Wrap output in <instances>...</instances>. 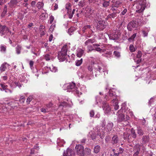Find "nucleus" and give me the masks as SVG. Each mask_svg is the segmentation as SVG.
I'll return each mask as SVG.
<instances>
[{"label":"nucleus","mask_w":156,"mask_h":156,"mask_svg":"<svg viewBox=\"0 0 156 156\" xmlns=\"http://www.w3.org/2000/svg\"><path fill=\"white\" fill-rule=\"evenodd\" d=\"M64 156H75V154L72 149L68 148L63 154Z\"/></svg>","instance_id":"11"},{"label":"nucleus","mask_w":156,"mask_h":156,"mask_svg":"<svg viewBox=\"0 0 156 156\" xmlns=\"http://www.w3.org/2000/svg\"><path fill=\"white\" fill-rule=\"evenodd\" d=\"M150 140V138L148 135L143 136L142 138V143L144 144H145L148 143Z\"/></svg>","instance_id":"20"},{"label":"nucleus","mask_w":156,"mask_h":156,"mask_svg":"<svg viewBox=\"0 0 156 156\" xmlns=\"http://www.w3.org/2000/svg\"><path fill=\"white\" fill-rule=\"evenodd\" d=\"M100 149V147L99 145H96L95 146L94 148V152L95 153H98Z\"/></svg>","instance_id":"32"},{"label":"nucleus","mask_w":156,"mask_h":156,"mask_svg":"<svg viewBox=\"0 0 156 156\" xmlns=\"http://www.w3.org/2000/svg\"><path fill=\"white\" fill-rule=\"evenodd\" d=\"M11 34V32L6 26H2L0 25V35L4 38H7L8 35Z\"/></svg>","instance_id":"5"},{"label":"nucleus","mask_w":156,"mask_h":156,"mask_svg":"<svg viewBox=\"0 0 156 156\" xmlns=\"http://www.w3.org/2000/svg\"><path fill=\"white\" fill-rule=\"evenodd\" d=\"M103 22L102 21H100L98 22L97 25V28H99L100 30H102L104 29V26L103 24Z\"/></svg>","instance_id":"24"},{"label":"nucleus","mask_w":156,"mask_h":156,"mask_svg":"<svg viewBox=\"0 0 156 156\" xmlns=\"http://www.w3.org/2000/svg\"><path fill=\"white\" fill-rule=\"evenodd\" d=\"M136 36V34L135 33L133 34L129 38L128 40L129 41L133 40L134 39L135 37Z\"/></svg>","instance_id":"48"},{"label":"nucleus","mask_w":156,"mask_h":156,"mask_svg":"<svg viewBox=\"0 0 156 156\" xmlns=\"http://www.w3.org/2000/svg\"><path fill=\"white\" fill-rule=\"evenodd\" d=\"M130 132V135L131 139L132 137L133 139H136L137 137V134L136 133L135 130L133 128H132L131 129Z\"/></svg>","instance_id":"19"},{"label":"nucleus","mask_w":156,"mask_h":156,"mask_svg":"<svg viewBox=\"0 0 156 156\" xmlns=\"http://www.w3.org/2000/svg\"><path fill=\"white\" fill-rule=\"evenodd\" d=\"M91 28L90 26V25H88L83 27L82 28V31L84 33L85 32L86 30H87L88 29H90Z\"/></svg>","instance_id":"40"},{"label":"nucleus","mask_w":156,"mask_h":156,"mask_svg":"<svg viewBox=\"0 0 156 156\" xmlns=\"http://www.w3.org/2000/svg\"><path fill=\"white\" fill-rule=\"evenodd\" d=\"M103 46L104 47L106 48V49H102L100 48H95L94 49V51H96L98 52H100L102 51V52H103L104 51H105L107 49L106 48L108 46L106 45H104Z\"/></svg>","instance_id":"26"},{"label":"nucleus","mask_w":156,"mask_h":156,"mask_svg":"<svg viewBox=\"0 0 156 156\" xmlns=\"http://www.w3.org/2000/svg\"><path fill=\"white\" fill-rule=\"evenodd\" d=\"M140 151V148H137L136 149V151L135 152L134 154L133 155H134L135 156L136 155H138L139 152Z\"/></svg>","instance_id":"50"},{"label":"nucleus","mask_w":156,"mask_h":156,"mask_svg":"<svg viewBox=\"0 0 156 156\" xmlns=\"http://www.w3.org/2000/svg\"><path fill=\"white\" fill-rule=\"evenodd\" d=\"M113 155L112 154H111V156H119V154L118 153H115V152H113Z\"/></svg>","instance_id":"64"},{"label":"nucleus","mask_w":156,"mask_h":156,"mask_svg":"<svg viewBox=\"0 0 156 156\" xmlns=\"http://www.w3.org/2000/svg\"><path fill=\"white\" fill-rule=\"evenodd\" d=\"M41 31V35L42 36H43L45 34V30L43 28L42 30H40Z\"/></svg>","instance_id":"60"},{"label":"nucleus","mask_w":156,"mask_h":156,"mask_svg":"<svg viewBox=\"0 0 156 156\" xmlns=\"http://www.w3.org/2000/svg\"><path fill=\"white\" fill-rule=\"evenodd\" d=\"M135 21L137 23L138 25L145 24L147 21L146 19L143 17L141 15L138 17H136Z\"/></svg>","instance_id":"7"},{"label":"nucleus","mask_w":156,"mask_h":156,"mask_svg":"<svg viewBox=\"0 0 156 156\" xmlns=\"http://www.w3.org/2000/svg\"><path fill=\"white\" fill-rule=\"evenodd\" d=\"M124 149L122 148H119L118 152L120 154L122 153Z\"/></svg>","instance_id":"59"},{"label":"nucleus","mask_w":156,"mask_h":156,"mask_svg":"<svg viewBox=\"0 0 156 156\" xmlns=\"http://www.w3.org/2000/svg\"><path fill=\"white\" fill-rule=\"evenodd\" d=\"M1 51L2 52H5L6 50V46L2 44L0 46Z\"/></svg>","instance_id":"44"},{"label":"nucleus","mask_w":156,"mask_h":156,"mask_svg":"<svg viewBox=\"0 0 156 156\" xmlns=\"http://www.w3.org/2000/svg\"><path fill=\"white\" fill-rule=\"evenodd\" d=\"M133 2L136 3H139L136 6L137 10H136V12L139 13L142 12L146 7V5L147 3L146 0H139V1L136 2L134 1Z\"/></svg>","instance_id":"4"},{"label":"nucleus","mask_w":156,"mask_h":156,"mask_svg":"<svg viewBox=\"0 0 156 156\" xmlns=\"http://www.w3.org/2000/svg\"><path fill=\"white\" fill-rule=\"evenodd\" d=\"M87 51L88 53L91 52L93 50L94 51L93 47L91 45H88L87 47Z\"/></svg>","instance_id":"34"},{"label":"nucleus","mask_w":156,"mask_h":156,"mask_svg":"<svg viewBox=\"0 0 156 156\" xmlns=\"http://www.w3.org/2000/svg\"><path fill=\"white\" fill-rule=\"evenodd\" d=\"M127 11V9H125L123 10L121 12V15H124Z\"/></svg>","instance_id":"61"},{"label":"nucleus","mask_w":156,"mask_h":156,"mask_svg":"<svg viewBox=\"0 0 156 156\" xmlns=\"http://www.w3.org/2000/svg\"><path fill=\"white\" fill-rule=\"evenodd\" d=\"M121 4V2H116L115 4L113 5L116 7V8H118L119 5Z\"/></svg>","instance_id":"53"},{"label":"nucleus","mask_w":156,"mask_h":156,"mask_svg":"<svg viewBox=\"0 0 156 156\" xmlns=\"http://www.w3.org/2000/svg\"><path fill=\"white\" fill-rule=\"evenodd\" d=\"M120 110L119 111L117 112L118 116L117 118L118 122H123V124L124 126H126L129 124V122L128 121L130 119L129 117L126 115V117L125 115L122 113H120Z\"/></svg>","instance_id":"2"},{"label":"nucleus","mask_w":156,"mask_h":156,"mask_svg":"<svg viewBox=\"0 0 156 156\" xmlns=\"http://www.w3.org/2000/svg\"><path fill=\"white\" fill-rule=\"evenodd\" d=\"M68 104L67 103L65 102H63L61 103V104L59 105V106H62L64 107L65 106H66Z\"/></svg>","instance_id":"56"},{"label":"nucleus","mask_w":156,"mask_h":156,"mask_svg":"<svg viewBox=\"0 0 156 156\" xmlns=\"http://www.w3.org/2000/svg\"><path fill=\"white\" fill-rule=\"evenodd\" d=\"M149 31V30L147 28H145L142 31V33L143 34V35L144 37H147V36L148 33Z\"/></svg>","instance_id":"31"},{"label":"nucleus","mask_w":156,"mask_h":156,"mask_svg":"<svg viewBox=\"0 0 156 156\" xmlns=\"http://www.w3.org/2000/svg\"><path fill=\"white\" fill-rule=\"evenodd\" d=\"M66 8L67 10V13L69 14V12H71L72 9H71L70 4L69 3H68L66 5Z\"/></svg>","instance_id":"27"},{"label":"nucleus","mask_w":156,"mask_h":156,"mask_svg":"<svg viewBox=\"0 0 156 156\" xmlns=\"http://www.w3.org/2000/svg\"><path fill=\"white\" fill-rule=\"evenodd\" d=\"M129 49L131 52H133L135 51L136 48L132 44H130L129 47Z\"/></svg>","instance_id":"41"},{"label":"nucleus","mask_w":156,"mask_h":156,"mask_svg":"<svg viewBox=\"0 0 156 156\" xmlns=\"http://www.w3.org/2000/svg\"><path fill=\"white\" fill-rule=\"evenodd\" d=\"M94 115V110H91L90 112V117H93Z\"/></svg>","instance_id":"55"},{"label":"nucleus","mask_w":156,"mask_h":156,"mask_svg":"<svg viewBox=\"0 0 156 156\" xmlns=\"http://www.w3.org/2000/svg\"><path fill=\"white\" fill-rule=\"evenodd\" d=\"M108 36L110 39L115 40L118 39L119 34L117 32L114 31L112 34L108 35Z\"/></svg>","instance_id":"9"},{"label":"nucleus","mask_w":156,"mask_h":156,"mask_svg":"<svg viewBox=\"0 0 156 156\" xmlns=\"http://www.w3.org/2000/svg\"><path fill=\"white\" fill-rule=\"evenodd\" d=\"M10 3L13 5H15L16 4L17 1V0H11Z\"/></svg>","instance_id":"58"},{"label":"nucleus","mask_w":156,"mask_h":156,"mask_svg":"<svg viewBox=\"0 0 156 156\" xmlns=\"http://www.w3.org/2000/svg\"><path fill=\"white\" fill-rule=\"evenodd\" d=\"M45 59L46 61H49L50 60H53V58L51 53L47 54L44 56Z\"/></svg>","instance_id":"22"},{"label":"nucleus","mask_w":156,"mask_h":156,"mask_svg":"<svg viewBox=\"0 0 156 156\" xmlns=\"http://www.w3.org/2000/svg\"><path fill=\"white\" fill-rule=\"evenodd\" d=\"M69 44L65 45L62 48L61 51L58 53V57L60 61H63L66 58L67 56V52Z\"/></svg>","instance_id":"3"},{"label":"nucleus","mask_w":156,"mask_h":156,"mask_svg":"<svg viewBox=\"0 0 156 156\" xmlns=\"http://www.w3.org/2000/svg\"><path fill=\"white\" fill-rule=\"evenodd\" d=\"M0 85L1 86V87H2V88L3 89V90H5V91L6 93H9V92L10 93H11L12 92V91H11V90L8 89L7 88V85H5L4 84L1 83L0 84Z\"/></svg>","instance_id":"21"},{"label":"nucleus","mask_w":156,"mask_h":156,"mask_svg":"<svg viewBox=\"0 0 156 156\" xmlns=\"http://www.w3.org/2000/svg\"><path fill=\"white\" fill-rule=\"evenodd\" d=\"M84 50L82 49L79 48L76 50V55L79 58L81 57L83 54Z\"/></svg>","instance_id":"17"},{"label":"nucleus","mask_w":156,"mask_h":156,"mask_svg":"<svg viewBox=\"0 0 156 156\" xmlns=\"http://www.w3.org/2000/svg\"><path fill=\"white\" fill-rule=\"evenodd\" d=\"M75 149L78 156H84V147L82 144L76 145Z\"/></svg>","instance_id":"6"},{"label":"nucleus","mask_w":156,"mask_h":156,"mask_svg":"<svg viewBox=\"0 0 156 156\" xmlns=\"http://www.w3.org/2000/svg\"><path fill=\"white\" fill-rule=\"evenodd\" d=\"M86 141V139L85 138H83L81 140L80 142V144H82L83 145H84V144L85 143Z\"/></svg>","instance_id":"62"},{"label":"nucleus","mask_w":156,"mask_h":156,"mask_svg":"<svg viewBox=\"0 0 156 156\" xmlns=\"http://www.w3.org/2000/svg\"><path fill=\"white\" fill-rule=\"evenodd\" d=\"M91 150L88 147H86L84 149V154L87 155H89L91 154Z\"/></svg>","instance_id":"29"},{"label":"nucleus","mask_w":156,"mask_h":156,"mask_svg":"<svg viewBox=\"0 0 156 156\" xmlns=\"http://www.w3.org/2000/svg\"><path fill=\"white\" fill-rule=\"evenodd\" d=\"M25 99L23 96H21L19 99L20 101L22 103H23L25 101Z\"/></svg>","instance_id":"52"},{"label":"nucleus","mask_w":156,"mask_h":156,"mask_svg":"<svg viewBox=\"0 0 156 156\" xmlns=\"http://www.w3.org/2000/svg\"><path fill=\"white\" fill-rule=\"evenodd\" d=\"M10 86L12 88H15L17 86H18L19 88H20L22 87V85L19 82H14L12 83Z\"/></svg>","instance_id":"18"},{"label":"nucleus","mask_w":156,"mask_h":156,"mask_svg":"<svg viewBox=\"0 0 156 156\" xmlns=\"http://www.w3.org/2000/svg\"><path fill=\"white\" fill-rule=\"evenodd\" d=\"M95 42V40L94 39H89L88 40L86 41L84 43L85 45H87L93 43Z\"/></svg>","instance_id":"23"},{"label":"nucleus","mask_w":156,"mask_h":156,"mask_svg":"<svg viewBox=\"0 0 156 156\" xmlns=\"http://www.w3.org/2000/svg\"><path fill=\"white\" fill-rule=\"evenodd\" d=\"M78 5L81 7H83L85 6V2L84 1H81L79 2Z\"/></svg>","instance_id":"43"},{"label":"nucleus","mask_w":156,"mask_h":156,"mask_svg":"<svg viewBox=\"0 0 156 156\" xmlns=\"http://www.w3.org/2000/svg\"><path fill=\"white\" fill-rule=\"evenodd\" d=\"M108 95V100L111 99H113L114 98H116L117 96L116 95L115 93L111 90H109Z\"/></svg>","instance_id":"12"},{"label":"nucleus","mask_w":156,"mask_h":156,"mask_svg":"<svg viewBox=\"0 0 156 156\" xmlns=\"http://www.w3.org/2000/svg\"><path fill=\"white\" fill-rule=\"evenodd\" d=\"M90 3H93L98 5L99 3V0H89Z\"/></svg>","instance_id":"38"},{"label":"nucleus","mask_w":156,"mask_h":156,"mask_svg":"<svg viewBox=\"0 0 156 156\" xmlns=\"http://www.w3.org/2000/svg\"><path fill=\"white\" fill-rule=\"evenodd\" d=\"M64 87H66V90L68 92H74L75 94L78 97L82 94V93L80 92L78 88L76 87V84L72 82L69 83L65 84Z\"/></svg>","instance_id":"1"},{"label":"nucleus","mask_w":156,"mask_h":156,"mask_svg":"<svg viewBox=\"0 0 156 156\" xmlns=\"http://www.w3.org/2000/svg\"><path fill=\"white\" fill-rule=\"evenodd\" d=\"M119 140L117 135H114L112 138L111 143L113 145H115L119 142Z\"/></svg>","instance_id":"15"},{"label":"nucleus","mask_w":156,"mask_h":156,"mask_svg":"<svg viewBox=\"0 0 156 156\" xmlns=\"http://www.w3.org/2000/svg\"><path fill=\"white\" fill-rule=\"evenodd\" d=\"M136 132L139 136H142L144 134V130L140 126H137Z\"/></svg>","instance_id":"14"},{"label":"nucleus","mask_w":156,"mask_h":156,"mask_svg":"<svg viewBox=\"0 0 156 156\" xmlns=\"http://www.w3.org/2000/svg\"><path fill=\"white\" fill-rule=\"evenodd\" d=\"M111 54L112 53L110 51H107L104 55L107 58H109L110 57Z\"/></svg>","instance_id":"47"},{"label":"nucleus","mask_w":156,"mask_h":156,"mask_svg":"<svg viewBox=\"0 0 156 156\" xmlns=\"http://www.w3.org/2000/svg\"><path fill=\"white\" fill-rule=\"evenodd\" d=\"M112 103L114 107L115 110H117L119 109V106L118 105V101L116 98H114L112 101Z\"/></svg>","instance_id":"16"},{"label":"nucleus","mask_w":156,"mask_h":156,"mask_svg":"<svg viewBox=\"0 0 156 156\" xmlns=\"http://www.w3.org/2000/svg\"><path fill=\"white\" fill-rule=\"evenodd\" d=\"M117 16L116 13L113 12V13L108 15L106 20H108L109 18H114Z\"/></svg>","instance_id":"28"},{"label":"nucleus","mask_w":156,"mask_h":156,"mask_svg":"<svg viewBox=\"0 0 156 156\" xmlns=\"http://www.w3.org/2000/svg\"><path fill=\"white\" fill-rule=\"evenodd\" d=\"M75 11V9H73V10L72 12H71V13L69 12V14H67L69 15V18L71 19L72 18Z\"/></svg>","instance_id":"45"},{"label":"nucleus","mask_w":156,"mask_h":156,"mask_svg":"<svg viewBox=\"0 0 156 156\" xmlns=\"http://www.w3.org/2000/svg\"><path fill=\"white\" fill-rule=\"evenodd\" d=\"M83 59L81 58L80 60H77L76 62V65L77 66H80L82 63Z\"/></svg>","instance_id":"42"},{"label":"nucleus","mask_w":156,"mask_h":156,"mask_svg":"<svg viewBox=\"0 0 156 156\" xmlns=\"http://www.w3.org/2000/svg\"><path fill=\"white\" fill-rule=\"evenodd\" d=\"M102 108L104 112L105 113H108L111 110V108L109 105L105 102L103 103Z\"/></svg>","instance_id":"10"},{"label":"nucleus","mask_w":156,"mask_h":156,"mask_svg":"<svg viewBox=\"0 0 156 156\" xmlns=\"http://www.w3.org/2000/svg\"><path fill=\"white\" fill-rule=\"evenodd\" d=\"M142 55V54L141 52L140 51H138L136 55V57L137 58H140L141 57Z\"/></svg>","instance_id":"51"},{"label":"nucleus","mask_w":156,"mask_h":156,"mask_svg":"<svg viewBox=\"0 0 156 156\" xmlns=\"http://www.w3.org/2000/svg\"><path fill=\"white\" fill-rule=\"evenodd\" d=\"M113 125L114 124L113 122L111 121H109L105 128L106 131L108 132L111 131L113 128Z\"/></svg>","instance_id":"13"},{"label":"nucleus","mask_w":156,"mask_h":156,"mask_svg":"<svg viewBox=\"0 0 156 156\" xmlns=\"http://www.w3.org/2000/svg\"><path fill=\"white\" fill-rule=\"evenodd\" d=\"M91 137L92 138V140H94L96 139V135L95 134L93 133L92 134L90 135Z\"/></svg>","instance_id":"57"},{"label":"nucleus","mask_w":156,"mask_h":156,"mask_svg":"<svg viewBox=\"0 0 156 156\" xmlns=\"http://www.w3.org/2000/svg\"><path fill=\"white\" fill-rule=\"evenodd\" d=\"M154 111L155 112V113L152 115L153 119L154 120L156 118V108L155 109Z\"/></svg>","instance_id":"63"},{"label":"nucleus","mask_w":156,"mask_h":156,"mask_svg":"<svg viewBox=\"0 0 156 156\" xmlns=\"http://www.w3.org/2000/svg\"><path fill=\"white\" fill-rule=\"evenodd\" d=\"M21 49V47L20 45H18L16 47V53L17 54H19L20 53V51Z\"/></svg>","instance_id":"35"},{"label":"nucleus","mask_w":156,"mask_h":156,"mask_svg":"<svg viewBox=\"0 0 156 156\" xmlns=\"http://www.w3.org/2000/svg\"><path fill=\"white\" fill-rule=\"evenodd\" d=\"M44 4L41 2H38L37 4V7L38 9H41L43 7Z\"/></svg>","instance_id":"39"},{"label":"nucleus","mask_w":156,"mask_h":156,"mask_svg":"<svg viewBox=\"0 0 156 156\" xmlns=\"http://www.w3.org/2000/svg\"><path fill=\"white\" fill-rule=\"evenodd\" d=\"M54 18L53 16H51L50 17L49 21H50V23L51 24L52 23L54 20Z\"/></svg>","instance_id":"54"},{"label":"nucleus","mask_w":156,"mask_h":156,"mask_svg":"<svg viewBox=\"0 0 156 156\" xmlns=\"http://www.w3.org/2000/svg\"><path fill=\"white\" fill-rule=\"evenodd\" d=\"M110 4V1H107L103 0V2L102 4L103 6L105 8H106L109 6Z\"/></svg>","instance_id":"30"},{"label":"nucleus","mask_w":156,"mask_h":156,"mask_svg":"<svg viewBox=\"0 0 156 156\" xmlns=\"http://www.w3.org/2000/svg\"><path fill=\"white\" fill-rule=\"evenodd\" d=\"M138 25L135 20L131 21L127 25V29L129 31H131L133 28H136Z\"/></svg>","instance_id":"8"},{"label":"nucleus","mask_w":156,"mask_h":156,"mask_svg":"<svg viewBox=\"0 0 156 156\" xmlns=\"http://www.w3.org/2000/svg\"><path fill=\"white\" fill-rule=\"evenodd\" d=\"M124 139V140H129L131 139L130 134H129L127 132H125L123 133Z\"/></svg>","instance_id":"25"},{"label":"nucleus","mask_w":156,"mask_h":156,"mask_svg":"<svg viewBox=\"0 0 156 156\" xmlns=\"http://www.w3.org/2000/svg\"><path fill=\"white\" fill-rule=\"evenodd\" d=\"M113 55L117 58H119L121 56L120 52L117 51H114L113 52Z\"/></svg>","instance_id":"33"},{"label":"nucleus","mask_w":156,"mask_h":156,"mask_svg":"<svg viewBox=\"0 0 156 156\" xmlns=\"http://www.w3.org/2000/svg\"><path fill=\"white\" fill-rule=\"evenodd\" d=\"M33 97L32 96H29L27 98V104H29L30 102L32 100Z\"/></svg>","instance_id":"49"},{"label":"nucleus","mask_w":156,"mask_h":156,"mask_svg":"<svg viewBox=\"0 0 156 156\" xmlns=\"http://www.w3.org/2000/svg\"><path fill=\"white\" fill-rule=\"evenodd\" d=\"M76 30L75 27H71L69 29L68 32L69 34H71L73 32Z\"/></svg>","instance_id":"46"},{"label":"nucleus","mask_w":156,"mask_h":156,"mask_svg":"<svg viewBox=\"0 0 156 156\" xmlns=\"http://www.w3.org/2000/svg\"><path fill=\"white\" fill-rule=\"evenodd\" d=\"M102 132H103V131L101 129L99 131H98L97 133V135L99 136L100 137L101 139L103 138L104 137V136L103 135V133H102Z\"/></svg>","instance_id":"37"},{"label":"nucleus","mask_w":156,"mask_h":156,"mask_svg":"<svg viewBox=\"0 0 156 156\" xmlns=\"http://www.w3.org/2000/svg\"><path fill=\"white\" fill-rule=\"evenodd\" d=\"M9 65L6 62H4L2 64L0 67V68H9Z\"/></svg>","instance_id":"36"}]
</instances>
